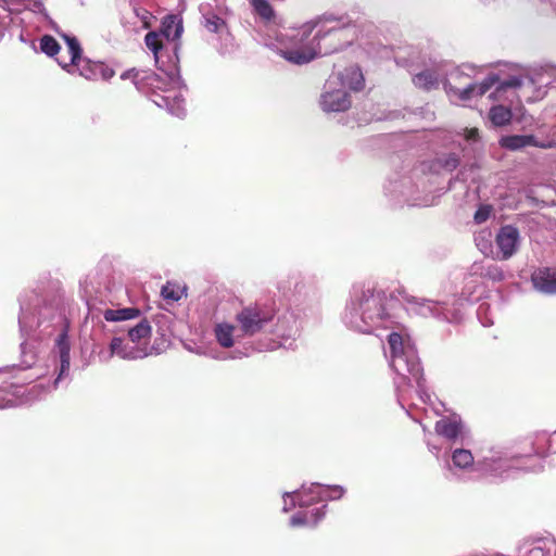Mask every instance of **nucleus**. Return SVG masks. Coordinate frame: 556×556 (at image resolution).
Segmentation results:
<instances>
[{"instance_id": "393cba45", "label": "nucleus", "mask_w": 556, "mask_h": 556, "mask_svg": "<svg viewBox=\"0 0 556 556\" xmlns=\"http://www.w3.org/2000/svg\"><path fill=\"white\" fill-rule=\"evenodd\" d=\"M60 351L62 368L70 365V341L66 332H62L56 340Z\"/></svg>"}, {"instance_id": "9b49d317", "label": "nucleus", "mask_w": 556, "mask_h": 556, "mask_svg": "<svg viewBox=\"0 0 556 556\" xmlns=\"http://www.w3.org/2000/svg\"><path fill=\"white\" fill-rule=\"evenodd\" d=\"M388 343L391 350V358H392V367L399 375H403V368L401 367V362L404 361V344L403 338L397 332H392L388 337Z\"/></svg>"}, {"instance_id": "6e6552de", "label": "nucleus", "mask_w": 556, "mask_h": 556, "mask_svg": "<svg viewBox=\"0 0 556 556\" xmlns=\"http://www.w3.org/2000/svg\"><path fill=\"white\" fill-rule=\"evenodd\" d=\"M76 67L79 74L89 80H108L114 76V71L105 63L93 62L89 59H84Z\"/></svg>"}, {"instance_id": "c85d7f7f", "label": "nucleus", "mask_w": 556, "mask_h": 556, "mask_svg": "<svg viewBox=\"0 0 556 556\" xmlns=\"http://www.w3.org/2000/svg\"><path fill=\"white\" fill-rule=\"evenodd\" d=\"M223 24L224 21L219 16L211 15L205 17L204 27L211 33H216Z\"/></svg>"}, {"instance_id": "5701e85b", "label": "nucleus", "mask_w": 556, "mask_h": 556, "mask_svg": "<svg viewBox=\"0 0 556 556\" xmlns=\"http://www.w3.org/2000/svg\"><path fill=\"white\" fill-rule=\"evenodd\" d=\"M111 355H117L122 358H135L136 355L132 351H128L127 346L124 344V340L122 338L115 337L112 339L110 344Z\"/></svg>"}, {"instance_id": "f3484780", "label": "nucleus", "mask_w": 556, "mask_h": 556, "mask_svg": "<svg viewBox=\"0 0 556 556\" xmlns=\"http://www.w3.org/2000/svg\"><path fill=\"white\" fill-rule=\"evenodd\" d=\"M413 83L416 87L427 91L437 89L439 87L438 74L430 70L422 71L414 76Z\"/></svg>"}, {"instance_id": "20e7f679", "label": "nucleus", "mask_w": 556, "mask_h": 556, "mask_svg": "<svg viewBox=\"0 0 556 556\" xmlns=\"http://www.w3.org/2000/svg\"><path fill=\"white\" fill-rule=\"evenodd\" d=\"M519 241L520 233L515 226L505 225L501 227L495 238V243L501 252V258H510L517 252Z\"/></svg>"}, {"instance_id": "4468645a", "label": "nucleus", "mask_w": 556, "mask_h": 556, "mask_svg": "<svg viewBox=\"0 0 556 556\" xmlns=\"http://www.w3.org/2000/svg\"><path fill=\"white\" fill-rule=\"evenodd\" d=\"M162 35L167 39V40H177L180 38L182 31H184V26H182V21L179 16L177 15H167L163 18V22H162Z\"/></svg>"}, {"instance_id": "2f4dec72", "label": "nucleus", "mask_w": 556, "mask_h": 556, "mask_svg": "<svg viewBox=\"0 0 556 556\" xmlns=\"http://www.w3.org/2000/svg\"><path fill=\"white\" fill-rule=\"evenodd\" d=\"M522 81L518 77H511L507 80H504L497 87V91L506 90L507 88H519L521 87Z\"/></svg>"}, {"instance_id": "b1692460", "label": "nucleus", "mask_w": 556, "mask_h": 556, "mask_svg": "<svg viewBox=\"0 0 556 556\" xmlns=\"http://www.w3.org/2000/svg\"><path fill=\"white\" fill-rule=\"evenodd\" d=\"M453 463L456 467L467 468L472 465L473 456L470 451L464 448H457L452 455Z\"/></svg>"}, {"instance_id": "a878e982", "label": "nucleus", "mask_w": 556, "mask_h": 556, "mask_svg": "<svg viewBox=\"0 0 556 556\" xmlns=\"http://www.w3.org/2000/svg\"><path fill=\"white\" fill-rule=\"evenodd\" d=\"M61 47L54 37L45 35L40 39V50L49 56H54L59 53Z\"/></svg>"}, {"instance_id": "f03ea898", "label": "nucleus", "mask_w": 556, "mask_h": 556, "mask_svg": "<svg viewBox=\"0 0 556 556\" xmlns=\"http://www.w3.org/2000/svg\"><path fill=\"white\" fill-rule=\"evenodd\" d=\"M344 30L342 29H330L323 36H316L314 40H317L315 48H305L292 51H286L282 56L294 64H305L314 60L317 55H326L337 52L350 45L351 41L344 39Z\"/></svg>"}, {"instance_id": "ddd939ff", "label": "nucleus", "mask_w": 556, "mask_h": 556, "mask_svg": "<svg viewBox=\"0 0 556 556\" xmlns=\"http://www.w3.org/2000/svg\"><path fill=\"white\" fill-rule=\"evenodd\" d=\"M342 86L350 88L353 91H359L365 86V78L358 65H351L340 74Z\"/></svg>"}, {"instance_id": "1a4fd4ad", "label": "nucleus", "mask_w": 556, "mask_h": 556, "mask_svg": "<svg viewBox=\"0 0 556 556\" xmlns=\"http://www.w3.org/2000/svg\"><path fill=\"white\" fill-rule=\"evenodd\" d=\"M321 106L328 112H344L351 106V97L346 91L334 90L321 96Z\"/></svg>"}, {"instance_id": "7ed1b4c3", "label": "nucleus", "mask_w": 556, "mask_h": 556, "mask_svg": "<svg viewBox=\"0 0 556 556\" xmlns=\"http://www.w3.org/2000/svg\"><path fill=\"white\" fill-rule=\"evenodd\" d=\"M356 305L363 321L369 327H383L384 323L391 318L383 293L370 290L363 292Z\"/></svg>"}, {"instance_id": "4be33fe9", "label": "nucleus", "mask_w": 556, "mask_h": 556, "mask_svg": "<svg viewBox=\"0 0 556 556\" xmlns=\"http://www.w3.org/2000/svg\"><path fill=\"white\" fill-rule=\"evenodd\" d=\"M128 336L132 342H140L142 339H148L151 336V326L147 319H142L135 327L130 328Z\"/></svg>"}, {"instance_id": "423d86ee", "label": "nucleus", "mask_w": 556, "mask_h": 556, "mask_svg": "<svg viewBox=\"0 0 556 556\" xmlns=\"http://www.w3.org/2000/svg\"><path fill=\"white\" fill-rule=\"evenodd\" d=\"M500 144L502 148L510 150V151L521 150L526 147H538L541 149H549V148L554 147V142L539 141L534 135L505 136L500 140Z\"/></svg>"}, {"instance_id": "72a5a7b5", "label": "nucleus", "mask_w": 556, "mask_h": 556, "mask_svg": "<svg viewBox=\"0 0 556 556\" xmlns=\"http://www.w3.org/2000/svg\"><path fill=\"white\" fill-rule=\"evenodd\" d=\"M314 27L315 25L313 24L303 25L299 31V36H301L300 41H304L309 36Z\"/></svg>"}, {"instance_id": "aec40b11", "label": "nucleus", "mask_w": 556, "mask_h": 556, "mask_svg": "<svg viewBox=\"0 0 556 556\" xmlns=\"http://www.w3.org/2000/svg\"><path fill=\"white\" fill-rule=\"evenodd\" d=\"M489 117L495 126H505L510 123L513 113L509 108L495 105L491 108Z\"/></svg>"}, {"instance_id": "2eb2a0df", "label": "nucleus", "mask_w": 556, "mask_h": 556, "mask_svg": "<svg viewBox=\"0 0 556 556\" xmlns=\"http://www.w3.org/2000/svg\"><path fill=\"white\" fill-rule=\"evenodd\" d=\"M435 432L448 440H455L462 432V424L451 418H442L435 422Z\"/></svg>"}, {"instance_id": "7c9ffc66", "label": "nucleus", "mask_w": 556, "mask_h": 556, "mask_svg": "<svg viewBox=\"0 0 556 556\" xmlns=\"http://www.w3.org/2000/svg\"><path fill=\"white\" fill-rule=\"evenodd\" d=\"M441 166L447 170H454L459 165V159L456 154L451 153L440 161Z\"/></svg>"}, {"instance_id": "a211bd4d", "label": "nucleus", "mask_w": 556, "mask_h": 556, "mask_svg": "<svg viewBox=\"0 0 556 556\" xmlns=\"http://www.w3.org/2000/svg\"><path fill=\"white\" fill-rule=\"evenodd\" d=\"M106 321H122L135 319L140 316V309L136 307H126L118 309H105L103 313Z\"/></svg>"}, {"instance_id": "f704fd0d", "label": "nucleus", "mask_w": 556, "mask_h": 556, "mask_svg": "<svg viewBox=\"0 0 556 556\" xmlns=\"http://www.w3.org/2000/svg\"><path fill=\"white\" fill-rule=\"evenodd\" d=\"M486 275H488L490 278L494 279V280H502V279H503V273H502V270H500L496 266H494V267H490V268L488 269Z\"/></svg>"}, {"instance_id": "dca6fc26", "label": "nucleus", "mask_w": 556, "mask_h": 556, "mask_svg": "<svg viewBox=\"0 0 556 556\" xmlns=\"http://www.w3.org/2000/svg\"><path fill=\"white\" fill-rule=\"evenodd\" d=\"M403 368V377L410 376L418 386L424 379L422 367L419 359L415 355H405L404 361L401 362Z\"/></svg>"}, {"instance_id": "412c9836", "label": "nucleus", "mask_w": 556, "mask_h": 556, "mask_svg": "<svg viewBox=\"0 0 556 556\" xmlns=\"http://www.w3.org/2000/svg\"><path fill=\"white\" fill-rule=\"evenodd\" d=\"M250 4L253 8L254 13L264 22H269L275 17L274 8L267 0H250Z\"/></svg>"}, {"instance_id": "bb28decb", "label": "nucleus", "mask_w": 556, "mask_h": 556, "mask_svg": "<svg viewBox=\"0 0 556 556\" xmlns=\"http://www.w3.org/2000/svg\"><path fill=\"white\" fill-rule=\"evenodd\" d=\"M161 294L165 300L179 301L182 296V290L179 286L167 282L162 287Z\"/></svg>"}, {"instance_id": "c9c22d12", "label": "nucleus", "mask_w": 556, "mask_h": 556, "mask_svg": "<svg viewBox=\"0 0 556 556\" xmlns=\"http://www.w3.org/2000/svg\"><path fill=\"white\" fill-rule=\"evenodd\" d=\"M138 72L135 68L128 70L121 75L122 79H136Z\"/></svg>"}, {"instance_id": "cd10ccee", "label": "nucleus", "mask_w": 556, "mask_h": 556, "mask_svg": "<svg viewBox=\"0 0 556 556\" xmlns=\"http://www.w3.org/2000/svg\"><path fill=\"white\" fill-rule=\"evenodd\" d=\"M146 46L157 56L159 52L163 48V42L160 35L155 31H149L144 37Z\"/></svg>"}, {"instance_id": "0eeeda50", "label": "nucleus", "mask_w": 556, "mask_h": 556, "mask_svg": "<svg viewBox=\"0 0 556 556\" xmlns=\"http://www.w3.org/2000/svg\"><path fill=\"white\" fill-rule=\"evenodd\" d=\"M498 81V77L494 74L489 75L479 84H470L466 86L464 89H459L456 87L450 86L448 91L453 92V94L457 96L458 99L466 101L470 100L475 96H483Z\"/></svg>"}, {"instance_id": "473e14b6", "label": "nucleus", "mask_w": 556, "mask_h": 556, "mask_svg": "<svg viewBox=\"0 0 556 556\" xmlns=\"http://www.w3.org/2000/svg\"><path fill=\"white\" fill-rule=\"evenodd\" d=\"M465 139L467 141H472V142L478 141L480 139L479 129L476 127L465 128Z\"/></svg>"}, {"instance_id": "c756f323", "label": "nucleus", "mask_w": 556, "mask_h": 556, "mask_svg": "<svg viewBox=\"0 0 556 556\" xmlns=\"http://www.w3.org/2000/svg\"><path fill=\"white\" fill-rule=\"evenodd\" d=\"M492 207L490 205H481L475 213L473 219L477 224L486 222L491 215Z\"/></svg>"}, {"instance_id": "e433bc0d", "label": "nucleus", "mask_w": 556, "mask_h": 556, "mask_svg": "<svg viewBox=\"0 0 556 556\" xmlns=\"http://www.w3.org/2000/svg\"><path fill=\"white\" fill-rule=\"evenodd\" d=\"M135 12L138 16H140L143 21V24L146 27H149V15L150 13L147 11V10H142V14H140L139 10L138 9H135Z\"/></svg>"}, {"instance_id": "6ab92c4d", "label": "nucleus", "mask_w": 556, "mask_h": 556, "mask_svg": "<svg viewBox=\"0 0 556 556\" xmlns=\"http://www.w3.org/2000/svg\"><path fill=\"white\" fill-rule=\"evenodd\" d=\"M215 337H216V340L217 342L223 346V348H231L233 345V331H235V326L230 325V324H217L216 327H215Z\"/></svg>"}, {"instance_id": "39448f33", "label": "nucleus", "mask_w": 556, "mask_h": 556, "mask_svg": "<svg viewBox=\"0 0 556 556\" xmlns=\"http://www.w3.org/2000/svg\"><path fill=\"white\" fill-rule=\"evenodd\" d=\"M267 319L257 307H245L237 315L241 331L250 336L257 332Z\"/></svg>"}, {"instance_id": "f8f14e48", "label": "nucleus", "mask_w": 556, "mask_h": 556, "mask_svg": "<svg viewBox=\"0 0 556 556\" xmlns=\"http://www.w3.org/2000/svg\"><path fill=\"white\" fill-rule=\"evenodd\" d=\"M62 38L67 45L70 59L68 61L56 59L58 63L62 66V68L66 70L67 72L72 73L68 67L70 66H77L80 61L84 59L81 58L83 49L80 47L79 41L72 36L68 35H62Z\"/></svg>"}, {"instance_id": "f257e3e1", "label": "nucleus", "mask_w": 556, "mask_h": 556, "mask_svg": "<svg viewBox=\"0 0 556 556\" xmlns=\"http://www.w3.org/2000/svg\"><path fill=\"white\" fill-rule=\"evenodd\" d=\"M344 490L340 485H321L313 484L308 489H302L293 493L283 494V510L299 504L300 509L296 510L289 519L292 528L315 527L324 519L327 505L314 506L318 502L328 500H339L342 497Z\"/></svg>"}, {"instance_id": "9d476101", "label": "nucleus", "mask_w": 556, "mask_h": 556, "mask_svg": "<svg viewBox=\"0 0 556 556\" xmlns=\"http://www.w3.org/2000/svg\"><path fill=\"white\" fill-rule=\"evenodd\" d=\"M531 280L536 290L548 294L556 293V269L540 268L532 274Z\"/></svg>"}]
</instances>
